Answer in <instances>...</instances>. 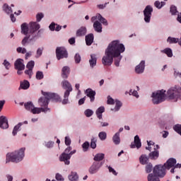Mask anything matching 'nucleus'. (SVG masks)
<instances>
[{"label":"nucleus","mask_w":181,"mask_h":181,"mask_svg":"<svg viewBox=\"0 0 181 181\" xmlns=\"http://www.w3.org/2000/svg\"><path fill=\"white\" fill-rule=\"evenodd\" d=\"M125 52V46L119 42V40H114L110 42L105 50V56L102 59V63L105 66H111L114 63L116 67L119 66V62L122 59L121 53Z\"/></svg>","instance_id":"obj_1"},{"label":"nucleus","mask_w":181,"mask_h":181,"mask_svg":"<svg viewBox=\"0 0 181 181\" xmlns=\"http://www.w3.org/2000/svg\"><path fill=\"white\" fill-rule=\"evenodd\" d=\"M42 94L44 95V97L39 98L38 104L40 107H43L44 108H47V105H49V102L50 100H52V101H54L55 103L62 102V98H60V96L56 93L42 91Z\"/></svg>","instance_id":"obj_2"},{"label":"nucleus","mask_w":181,"mask_h":181,"mask_svg":"<svg viewBox=\"0 0 181 181\" xmlns=\"http://www.w3.org/2000/svg\"><path fill=\"white\" fill-rule=\"evenodd\" d=\"M25 148H21L18 151L7 153L6 163H9V162H13L14 163H18V162H21L25 157Z\"/></svg>","instance_id":"obj_3"},{"label":"nucleus","mask_w":181,"mask_h":181,"mask_svg":"<svg viewBox=\"0 0 181 181\" xmlns=\"http://www.w3.org/2000/svg\"><path fill=\"white\" fill-rule=\"evenodd\" d=\"M167 97L169 100L177 101V99L181 100V88L179 86L170 88L167 92Z\"/></svg>","instance_id":"obj_4"},{"label":"nucleus","mask_w":181,"mask_h":181,"mask_svg":"<svg viewBox=\"0 0 181 181\" xmlns=\"http://www.w3.org/2000/svg\"><path fill=\"white\" fill-rule=\"evenodd\" d=\"M153 97V104L158 105L160 104V103H163L165 100H166V90H157L156 92H153L152 93Z\"/></svg>","instance_id":"obj_5"},{"label":"nucleus","mask_w":181,"mask_h":181,"mask_svg":"<svg viewBox=\"0 0 181 181\" xmlns=\"http://www.w3.org/2000/svg\"><path fill=\"white\" fill-rule=\"evenodd\" d=\"M62 84L63 89L66 90L64 93V100H62V104L65 105V104H69V97L70 93L73 91V87H71V84H70L68 81H62Z\"/></svg>","instance_id":"obj_6"},{"label":"nucleus","mask_w":181,"mask_h":181,"mask_svg":"<svg viewBox=\"0 0 181 181\" xmlns=\"http://www.w3.org/2000/svg\"><path fill=\"white\" fill-rule=\"evenodd\" d=\"M166 169L165 165H157L153 169V174L158 177H165L166 176Z\"/></svg>","instance_id":"obj_7"},{"label":"nucleus","mask_w":181,"mask_h":181,"mask_svg":"<svg viewBox=\"0 0 181 181\" xmlns=\"http://www.w3.org/2000/svg\"><path fill=\"white\" fill-rule=\"evenodd\" d=\"M36 40H37V33L29 31L28 34L22 40L21 45L26 46V43H29V42H36Z\"/></svg>","instance_id":"obj_8"},{"label":"nucleus","mask_w":181,"mask_h":181,"mask_svg":"<svg viewBox=\"0 0 181 181\" xmlns=\"http://www.w3.org/2000/svg\"><path fill=\"white\" fill-rule=\"evenodd\" d=\"M56 56L57 60H62V59H67L69 54L66 48L63 47H58L56 49Z\"/></svg>","instance_id":"obj_9"},{"label":"nucleus","mask_w":181,"mask_h":181,"mask_svg":"<svg viewBox=\"0 0 181 181\" xmlns=\"http://www.w3.org/2000/svg\"><path fill=\"white\" fill-rule=\"evenodd\" d=\"M103 165H104L103 162L94 161L91 166L89 168V173H90V175H94V173H97V172L100 170V168H101V166H103Z\"/></svg>","instance_id":"obj_10"},{"label":"nucleus","mask_w":181,"mask_h":181,"mask_svg":"<svg viewBox=\"0 0 181 181\" xmlns=\"http://www.w3.org/2000/svg\"><path fill=\"white\" fill-rule=\"evenodd\" d=\"M152 12H153V8L149 5L146 6L144 10V21L146 22V23H149V22H151Z\"/></svg>","instance_id":"obj_11"},{"label":"nucleus","mask_w":181,"mask_h":181,"mask_svg":"<svg viewBox=\"0 0 181 181\" xmlns=\"http://www.w3.org/2000/svg\"><path fill=\"white\" fill-rule=\"evenodd\" d=\"M32 114H40V112H50V108L49 107H35V106L33 107L31 110Z\"/></svg>","instance_id":"obj_12"},{"label":"nucleus","mask_w":181,"mask_h":181,"mask_svg":"<svg viewBox=\"0 0 181 181\" xmlns=\"http://www.w3.org/2000/svg\"><path fill=\"white\" fill-rule=\"evenodd\" d=\"M159 145H156V147H154V151L151 152L148 154V158L150 159H152L153 160H156V159H158V158H159V151H158V149H159Z\"/></svg>","instance_id":"obj_13"},{"label":"nucleus","mask_w":181,"mask_h":181,"mask_svg":"<svg viewBox=\"0 0 181 181\" xmlns=\"http://www.w3.org/2000/svg\"><path fill=\"white\" fill-rule=\"evenodd\" d=\"M71 158V156L66 153H62L59 156L60 162H64L65 165H70Z\"/></svg>","instance_id":"obj_14"},{"label":"nucleus","mask_w":181,"mask_h":181,"mask_svg":"<svg viewBox=\"0 0 181 181\" xmlns=\"http://www.w3.org/2000/svg\"><path fill=\"white\" fill-rule=\"evenodd\" d=\"M85 94H86V97L90 98V103H94L95 100V90H93L91 88H88L85 91Z\"/></svg>","instance_id":"obj_15"},{"label":"nucleus","mask_w":181,"mask_h":181,"mask_svg":"<svg viewBox=\"0 0 181 181\" xmlns=\"http://www.w3.org/2000/svg\"><path fill=\"white\" fill-rule=\"evenodd\" d=\"M14 69L16 70H25V64H23V59H16V61L14 63Z\"/></svg>","instance_id":"obj_16"},{"label":"nucleus","mask_w":181,"mask_h":181,"mask_svg":"<svg viewBox=\"0 0 181 181\" xmlns=\"http://www.w3.org/2000/svg\"><path fill=\"white\" fill-rule=\"evenodd\" d=\"M0 128L2 129H7L9 128V124H8V119L5 116L0 117Z\"/></svg>","instance_id":"obj_17"},{"label":"nucleus","mask_w":181,"mask_h":181,"mask_svg":"<svg viewBox=\"0 0 181 181\" xmlns=\"http://www.w3.org/2000/svg\"><path fill=\"white\" fill-rule=\"evenodd\" d=\"M176 159L171 158H169L166 163H164V166L167 168L168 170L171 169V168H175V165H176Z\"/></svg>","instance_id":"obj_18"},{"label":"nucleus","mask_w":181,"mask_h":181,"mask_svg":"<svg viewBox=\"0 0 181 181\" xmlns=\"http://www.w3.org/2000/svg\"><path fill=\"white\" fill-rule=\"evenodd\" d=\"M145 70V61H141L135 68L136 74H142Z\"/></svg>","instance_id":"obj_19"},{"label":"nucleus","mask_w":181,"mask_h":181,"mask_svg":"<svg viewBox=\"0 0 181 181\" xmlns=\"http://www.w3.org/2000/svg\"><path fill=\"white\" fill-rule=\"evenodd\" d=\"M131 148H137V149H139L141 146H142V144L141 143V139H139V136L136 135L134 136V143L131 144Z\"/></svg>","instance_id":"obj_20"},{"label":"nucleus","mask_w":181,"mask_h":181,"mask_svg":"<svg viewBox=\"0 0 181 181\" xmlns=\"http://www.w3.org/2000/svg\"><path fill=\"white\" fill-rule=\"evenodd\" d=\"M40 29V25L37 23L36 22H30L29 23V30L30 32L36 33L37 30Z\"/></svg>","instance_id":"obj_21"},{"label":"nucleus","mask_w":181,"mask_h":181,"mask_svg":"<svg viewBox=\"0 0 181 181\" xmlns=\"http://www.w3.org/2000/svg\"><path fill=\"white\" fill-rule=\"evenodd\" d=\"M70 74V67L65 66L62 69V78H68Z\"/></svg>","instance_id":"obj_22"},{"label":"nucleus","mask_w":181,"mask_h":181,"mask_svg":"<svg viewBox=\"0 0 181 181\" xmlns=\"http://www.w3.org/2000/svg\"><path fill=\"white\" fill-rule=\"evenodd\" d=\"M29 87H30V83L27 80H24L20 82L18 90H28Z\"/></svg>","instance_id":"obj_23"},{"label":"nucleus","mask_w":181,"mask_h":181,"mask_svg":"<svg viewBox=\"0 0 181 181\" xmlns=\"http://www.w3.org/2000/svg\"><path fill=\"white\" fill-rule=\"evenodd\" d=\"M86 43L87 46H91L93 45V42H94V35L93 34H88L85 37Z\"/></svg>","instance_id":"obj_24"},{"label":"nucleus","mask_w":181,"mask_h":181,"mask_svg":"<svg viewBox=\"0 0 181 181\" xmlns=\"http://www.w3.org/2000/svg\"><path fill=\"white\" fill-rule=\"evenodd\" d=\"M93 28L95 32H98L99 33L103 32V25H101V23H100L98 21L94 22Z\"/></svg>","instance_id":"obj_25"},{"label":"nucleus","mask_w":181,"mask_h":181,"mask_svg":"<svg viewBox=\"0 0 181 181\" xmlns=\"http://www.w3.org/2000/svg\"><path fill=\"white\" fill-rule=\"evenodd\" d=\"M30 32L29 27L28 26V23H23L21 24V33L25 35V36L28 35Z\"/></svg>","instance_id":"obj_26"},{"label":"nucleus","mask_w":181,"mask_h":181,"mask_svg":"<svg viewBox=\"0 0 181 181\" xmlns=\"http://www.w3.org/2000/svg\"><path fill=\"white\" fill-rule=\"evenodd\" d=\"M105 108L103 106L98 108L96 110V115L99 119H103V112H105Z\"/></svg>","instance_id":"obj_27"},{"label":"nucleus","mask_w":181,"mask_h":181,"mask_svg":"<svg viewBox=\"0 0 181 181\" xmlns=\"http://www.w3.org/2000/svg\"><path fill=\"white\" fill-rule=\"evenodd\" d=\"M90 66V67H95L97 64V57H95V54H91L90 55V59L89 60Z\"/></svg>","instance_id":"obj_28"},{"label":"nucleus","mask_w":181,"mask_h":181,"mask_svg":"<svg viewBox=\"0 0 181 181\" xmlns=\"http://www.w3.org/2000/svg\"><path fill=\"white\" fill-rule=\"evenodd\" d=\"M105 156V155L103 153H97L95 156L93 160H95V162H103L101 160H103V159H104Z\"/></svg>","instance_id":"obj_29"},{"label":"nucleus","mask_w":181,"mask_h":181,"mask_svg":"<svg viewBox=\"0 0 181 181\" xmlns=\"http://www.w3.org/2000/svg\"><path fill=\"white\" fill-rule=\"evenodd\" d=\"M112 141L115 145H119L121 139L119 138V132H117L112 137Z\"/></svg>","instance_id":"obj_30"},{"label":"nucleus","mask_w":181,"mask_h":181,"mask_svg":"<svg viewBox=\"0 0 181 181\" xmlns=\"http://www.w3.org/2000/svg\"><path fill=\"white\" fill-rule=\"evenodd\" d=\"M147 180L148 181H160V180L159 179V177H158L157 175H155V174L153 173L148 174L147 177Z\"/></svg>","instance_id":"obj_31"},{"label":"nucleus","mask_w":181,"mask_h":181,"mask_svg":"<svg viewBox=\"0 0 181 181\" xmlns=\"http://www.w3.org/2000/svg\"><path fill=\"white\" fill-rule=\"evenodd\" d=\"M87 33V28L81 27L76 32V36H84Z\"/></svg>","instance_id":"obj_32"},{"label":"nucleus","mask_w":181,"mask_h":181,"mask_svg":"<svg viewBox=\"0 0 181 181\" xmlns=\"http://www.w3.org/2000/svg\"><path fill=\"white\" fill-rule=\"evenodd\" d=\"M68 177L71 181H78V175H77V173L71 172Z\"/></svg>","instance_id":"obj_33"},{"label":"nucleus","mask_w":181,"mask_h":181,"mask_svg":"<svg viewBox=\"0 0 181 181\" xmlns=\"http://www.w3.org/2000/svg\"><path fill=\"white\" fill-rule=\"evenodd\" d=\"M139 160L141 165H146V163H148V160H149V158H148L146 155L143 154L140 156Z\"/></svg>","instance_id":"obj_34"},{"label":"nucleus","mask_w":181,"mask_h":181,"mask_svg":"<svg viewBox=\"0 0 181 181\" xmlns=\"http://www.w3.org/2000/svg\"><path fill=\"white\" fill-rule=\"evenodd\" d=\"M167 42L168 43H170V45L172 44H175V43H178L179 45V42H180V38H175V37H168L167 39Z\"/></svg>","instance_id":"obj_35"},{"label":"nucleus","mask_w":181,"mask_h":181,"mask_svg":"<svg viewBox=\"0 0 181 181\" xmlns=\"http://www.w3.org/2000/svg\"><path fill=\"white\" fill-rule=\"evenodd\" d=\"M24 107L25 110H27V111H30V112H31L35 105L32 102H27L26 103L24 104Z\"/></svg>","instance_id":"obj_36"},{"label":"nucleus","mask_w":181,"mask_h":181,"mask_svg":"<svg viewBox=\"0 0 181 181\" xmlns=\"http://www.w3.org/2000/svg\"><path fill=\"white\" fill-rule=\"evenodd\" d=\"M22 125H23V124L22 122H20L14 127L13 132H12L13 136H15V135H16V134H18V131H21V127H22Z\"/></svg>","instance_id":"obj_37"},{"label":"nucleus","mask_w":181,"mask_h":181,"mask_svg":"<svg viewBox=\"0 0 181 181\" xmlns=\"http://www.w3.org/2000/svg\"><path fill=\"white\" fill-rule=\"evenodd\" d=\"M3 11H4V12H6V13H8V15L9 13H12V8H11V6H8V5L6 4H4Z\"/></svg>","instance_id":"obj_38"},{"label":"nucleus","mask_w":181,"mask_h":181,"mask_svg":"<svg viewBox=\"0 0 181 181\" xmlns=\"http://www.w3.org/2000/svg\"><path fill=\"white\" fill-rule=\"evenodd\" d=\"M165 5H166V3H165L164 1H156L154 3V6H156V8H158V9H160L163 6H165Z\"/></svg>","instance_id":"obj_39"},{"label":"nucleus","mask_w":181,"mask_h":181,"mask_svg":"<svg viewBox=\"0 0 181 181\" xmlns=\"http://www.w3.org/2000/svg\"><path fill=\"white\" fill-rule=\"evenodd\" d=\"M163 53L167 54L168 57H172L173 56V52L170 48H165L164 50L162 51Z\"/></svg>","instance_id":"obj_40"},{"label":"nucleus","mask_w":181,"mask_h":181,"mask_svg":"<svg viewBox=\"0 0 181 181\" xmlns=\"http://www.w3.org/2000/svg\"><path fill=\"white\" fill-rule=\"evenodd\" d=\"M98 21H100V22H101V23H103L105 26L108 25L107 19L104 18L100 14H98Z\"/></svg>","instance_id":"obj_41"},{"label":"nucleus","mask_w":181,"mask_h":181,"mask_svg":"<svg viewBox=\"0 0 181 181\" xmlns=\"http://www.w3.org/2000/svg\"><path fill=\"white\" fill-rule=\"evenodd\" d=\"M98 136L100 141H105L107 139V133L105 132H101L99 133Z\"/></svg>","instance_id":"obj_42"},{"label":"nucleus","mask_w":181,"mask_h":181,"mask_svg":"<svg viewBox=\"0 0 181 181\" xmlns=\"http://www.w3.org/2000/svg\"><path fill=\"white\" fill-rule=\"evenodd\" d=\"M153 170V166L152 165V163H148L146 165V173H151Z\"/></svg>","instance_id":"obj_43"},{"label":"nucleus","mask_w":181,"mask_h":181,"mask_svg":"<svg viewBox=\"0 0 181 181\" xmlns=\"http://www.w3.org/2000/svg\"><path fill=\"white\" fill-rule=\"evenodd\" d=\"M173 129L177 134H179L181 136V124H175L173 127Z\"/></svg>","instance_id":"obj_44"},{"label":"nucleus","mask_w":181,"mask_h":181,"mask_svg":"<svg viewBox=\"0 0 181 181\" xmlns=\"http://www.w3.org/2000/svg\"><path fill=\"white\" fill-rule=\"evenodd\" d=\"M74 60H75V63H76V64H78V63H80L81 62V56H80V54L77 53L75 54Z\"/></svg>","instance_id":"obj_45"},{"label":"nucleus","mask_w":181,"mask_h":181,"mask_svg":"<svg viewBox=\"0 0 181 181\" xmlns=\"http://www.w3.org/2000/svg\"><path fill=\"white\" fill-rule=\"evenodd\" d=\"M82 148L84 152H87V151H88V148H90V143H88V141H86L82 144Z\"/></svg>","instance_id":"obj_46"},{"label":"nucleus","mask_w":181,"mask_h":181,"mask_svg":"<svg viewBox=\"0 0 181 181\" xmlns=\"http://www.w3.org/2000/svg\"><path fill=\"white\" fill-rule=\"evenodd\" d=\"M95 142H97V139L93 138L90 142V148H92V149H95V148H97V144Z\"/></svg>","instance_id":"obj_47"},{"label":"nucleus","mask_w":181,"mask_h":181,"mask_svg":"<svg viewBox=\"0 0 181 181\" xmlns=\"http://www.w3.org/2000/svg\"><path fill=\"white\" fill-rule=\"evenodd\" d=\"M84 114L86 117H90L94 114V112L92 110L87 109L86 110H85Z\"/></svg>","instance_id":"obj_48"},{"label":"nucleus","mask_w":181,"mask_h":181,"mask_svg":"<svg viewBox=\"0 0 181 181\" xmlns=\"http://www.w3.org/2000/svg\"><path fill=\"white\" fill-rule=\"evenodd\" d=\"M26 67L30 69V70H33V67H35V62L33 61H30L29 62L27 65Z\"/></svg>","instance_id":"obj_49"},{"label":"nucleus","mask_w":181,"mask_h":181,"mask_svg":"<svg viewBox=\"0 0 181 181\" xmlns=\"http://www.w3.org/2000/svg\"><path fill=\"white\" fill-rule=\"evenodd\" d=\"M44 77L43 72L38 71L36 73V78L37 80H42Z\"/></svg>","instance_id":"obj_50"},{"label":"nucleus","mask_w":181,"mask_h":181,"mask_svg":"<svg viewBox=\"0 0 181 181\" xmlns=\"http://www.w3.org/2000/svg\"><path fill=\"white\" fill-rule=\"evenodd\" d=\"M121 107H122V103L119 100H116V105L115 107V111H119Z\"/></svg>","instance_id":"obj_51"},{"label":"nucleus","mask_w":181,"mask_h":181,"mask_svg":"<svg viewBox=\"0 0 181 181\" xmlns=\"http://www.w3.org/2000/svg\"><path fill=\"white\" fill-rule=\"evenodd\" d=\"M170 12L172 13V15H176V13H177V8L175 6H171Z\"/></svg>","instance_id":"obj_52"},{"label":"nucleus","mask_w":181,"mask_h":181,"mask_svg":"<svg viewBox=\"0 0 181 181\" xmlns=\"http://www.w3.org/2000/svg\"><path fill=\"white\" fill-rule=\"evenodd\" d=\"M3 64L4 67L6 69V70H9V69H11V63H9L8 60L5 59L3 62Z\"/></svg>","instance_id":"obj_53"},{"label":"nucleus","mask_w":181,"mask_h":181,"mask_svg":"<svg viewBox=\"0 0 181 181\" xmlns=\"http://www.w3.org/2000/svg\"><path fill=\"white\" fill-rule=\"evenodd\" d=\"M129 95H134V97H136V98H138V97H139V95H138V92L136 90H132V89H131L129 90Z\"/></svg>","instance_id":"obj_54"},{"label":"nucleus","mask_w":181,"mask_h":181,"mask_svg":"<svg viewBox=\"0 0 181 181\" xmlns=\"http://www.w3.org/2000/svg\"><path fill=\"white\" fill-rule=\"evenodd\" d=\"M44 48L40 47L37 49V55L36 57H40L42 56V54L43 53Z\"/></svg>","instance_id":"obj_55"},{"label":"nucleus","mask_w":181,"mask_h":181,"mask_svg":"<svg viewBox=\"0 0 181 181\" xmlns=\"http://www.w3.org/2000/svg\"><path fill=\"white\" fill-rule=\"evenodd\" d=\"M25 74L29 76V78H31L33 75V69H28L25 71Z\"/></svg>","instance_id":"obj_56"},{"label":"nucleus","mask_w":181,"mask_h":181,"mask_svg":"<svg viewBox=\"0 0 181 181\" xmlns=\"http://www.w3.org/2000/svg\"><path fill=\"white\" fill-rule=\"evenodd\" d=\"M45 16L42 13H39L36 16L37 22H40Z\"/></svg>","instance_id":"obj_57"},{"label":"nucleus","mask_w":181,"mask_h":181,"mask_svg":"<svg viewBox=\"0 0 181 181\" xmlns=\"http://www.w3.org/2000/svg\"><path fill=\"white\" fill-rule=\"evenodd\" d=\"M17 52L18 53H22V54H25V53H26V48L19 47L17 48Z\"/></svg>","instance_id":"obj_58"},{"label":"nucleus","mask_w":181,"mask_h":181,"mask_svg":"<svg viewBox=\"0 0 181 181\" xmlns=\"http://www.w3.org/2000/svg\"><path fill=\"white\" fill-rule=\"evenodd\" d=\"M55 179L58 181H64V178H63V176L59 173L56 174Z\"/></svg>","instance_id":"obj_59"},{"label":"nucleus","mask_w":181,"mask_h":181,"mask_svg":"<svg viewBox=\"0 0 181 181\" xmlns=\"http://www.w3.org/2000/svg\"><path fill=\"white\" fill-rule=\"evenodd\" d=\"M87 98V96H84L83 98H81L78 100V105H83L84 103H86V99Z\"/></svg>","instance_id":"obj_60"},{"label":"nucleus","mask_w":181,"mask_h":181,"mask_svg":"<svg viewBox=\"0 0 181 181\" xmlns=\"http://www.w3.org/2000/svg\"><path fill=\"white\" fill-rule=\"evenodd\" d=\"M49 30H52V32L55 30L56 29V23H52L49 26Z\"/></svg>","instance_id":"obj_61"},{"label":"nucleus","mask_w":181,"mask_h":181,"mask_svg":"<svg viewBox=\"0 0 181 181\" xmlns=\"http://www.w3.org/2000/svg\"><path fill=\"white\" fill-rule=\"evenodd\" d=\"M71 144V139H70V137L66 136L65 137V145H70Z\"/></svg>","instance_id":"obj_62"},{"label":"nucleus","mask_w":181,"mask_h":181,"mask_svg":"<svg viewBox=\"0 0 181 181\" xmlns=\"http://www.w3.org/2000/svg\"><path fill=\"white\" fill-rule=\"evenodd\" d=\"M107 104H110L111 105H112V104H114V99H112V98H111V96H107Z\"/></svg>","instance_id":"obj_63"},{"label":"nucleus","mask_w":181,"mask_h":181,"mask_svg":"<svg viewBox=\"0 0 181 181\" xmlns=\"http://www.w3.org/2000/svg\"><path fill=\"white\" fill-rule=\"evenodd\" d=\"M53 145H54V143L52 142V141H48V142L46 144L47 148H53Z\"/></svg>","instance_id":"obj_64"}]
</instances>
